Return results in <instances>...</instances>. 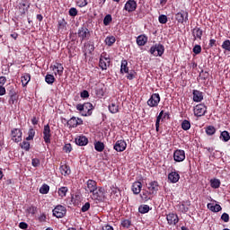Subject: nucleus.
<instances>
[{
    "instance_id": "nucleus-1",
    "label": "nucleus",
    "mask_w": 230,
    "mask_h": 230,
    "mask_svg": "<svg viewBox=\"0 0 230 230\" xmlns=\"http://www.w3.org/2000/svg\"><path fill=\"white\" fill-rule=\"evenodd\" d=\"M76 109L79 111L81 116H91L93 114V104L91 102L77 104Z\"/></svg>"
},
{
    "instance_id": "nucleus-2",
    "label": "nucleus",
    "mask_w": 230,
    "mask_h": 230,
    "mask_svg": "<svg viewBox=\"0 0 230 230\" xmlns=\"http://www.w3.org/2000/svg\"><path fill=\"white\" fill-rule=\"evenodd\" d=\"M149 52L154 57H163L164 54V46L163 44L156 43L150 48Z\"/></svg>"
},
{
    "instance_id": "nucleus-3",
    "label": "nucleus",
    "mask_w": 230,
    "mask_h": 230,
    "mask_svg": "<svg viewBox=\"0 0 230 230\" xmlns=\"http://www.w3.org/2000/svg\"><path fill=\"white\" fill-rule=\"evenodd\" d=\"M93 200H98V202H102L103 199H105V189L102 187H99L92 193Z\"/></svg>"
},
{
    "instance_id": "nucleus-4",
    "label": "nucleus",
    "mask_w": 230,
    "mask_h": 230,
    "mask_svg": "<svg viewBox=\"0 0 230 230\" xmlns=\"http://www.w3.org/2000/svg\"><path fill=\"white\" fill-rule=\"evenodd\" d=\"M52 211L53 216L56 217V218H64V217H66V213L67 212L66 207L62 205H58Z\"/></svg>"
},
{
    "instance_id": "nucleus-5",
    "label": "nucleus",
    "mask_w": 230,
    "mask_h": 230,
    "mask_svg": "<svg viewBox=\"0 0 230 230\" xmlns=\"http://www.w3.org/2000/svg\"><path fill=\"white\" fill-rule=\"evenodd\" d=\"M77 35L81 40H89L91 31L86 27H81L77 31Z\"/></svg>"
},
{
    "instance_id": "nucleus-6",
    "label": "nucleus",
    "mask_w": 230,
    "mask_h": 230,
    "mask_svg": "<svg viewBox=\"0 0 230 230\" xmlns=\"http://www.w3.org/2000/svg\"><path fill=\"white\" fill-rule=\"evenodd\" d=\"M11 137L14 143H21V141H22V130L20 128H13L11 130Z\"/></svg>"
},
{
    "instance_id": "nucleus-7",
    "label": "nucleus",
    "mask_w": 230,
    "mask_h": 230,
    "mask_svg": "<svg viewBox=\"0 0 230 230\" xmlns=\"http://www.w3.org/2000/svg\"><path fill=\"white\" fill-rule=\"evenodd\" d=\"M160 102L161 96L159 95V93H153L147 101V105L149 107H157Z\"/></svg>"
},
{
    "instance_id": "nucleus-8",
    "label": "nucleus",
    "mask_w": 230,
    "mask_h": 230,
    "mask_svg": "<svg viewBox=\"0 0 230 230\" xmlns=\"http://www.w3.org/2000/svg\"><path fill=\"white\" fill-rule=\"evenodd\" d=\"M208 112V108L206 105L200 103L194 107V115L198 118H200V116H204Z\"/></svg>"
},
{
    "instance_id": "nucleus-9",
    "label": "nucleus",
    "mask_w": 230,
    "mask_h": 230,
    "mask_svg": "<svg viewBox=\"0 0 230 230\" xmlns=\"http://www.w3.org/2000/svg\"><path fill=\"white\" fill-rule=\"evenodd\" d=\"M173 159L176 163H182L186 159V153L182 149H177L173 153Z\"/></svg>"
},
{
    "instance_id": "nucleus-10",
    "label": "nucleus",
    "mask_w": 230,
    "mask_h": 230,
    "mask_svg": "<svg viewBox=\"0 0 230 230\" xmlns=\"http://www.w3.org/2000/svg\"><path fill=\"white\" fill-rule=\"evenodd\" d=\"M175 19L181 24H184V22H188V13L185 10H181L177 13L175 15Z\"/></svg>"
},
{
    "instance_id": "nucleus-11",
    "label": "nucleus",
    "mask_w": 230,
    "mask_h": 230,
    "mask_svg": "<svg viewBox=\"0 0 230 230\" xmlns=\"http://www.w3.org/2000/svg\"><path fill=\"white\" fill-rule=\"evenodd\" d=\"M43 139L46 145H49V143H51V128H49V125L48 124L44 126Z\"/></svg>"
},
{
    "instance_id": "nucleus-12",
    "label": "nucleus",
    "mask_w": 230,
    "mask_h": 230,
    "mask_svg": "<svg viewBox=\"0 0 230 230\" xmlns=\"http://www.w3.org/2000/svg\"><path fill=\"white\" fill-rule=\"evenodd\" d=\"M137 8V3L136 2V0L127 1L124 6V10H126V12H128L129 13L132 12H136Z\"/></svg>"
},
{
    "instance_id": "nucleus-13",
    "label": "nucleus",
    "mask_w": 230,
    "mask_h": 230,
    "mask_svg": "<svg viewBox=\"0 0 230 230\" xmlns=\"http://www.w3.org/2000/svg\"><path fill=\"white\" fill-rule=\"evenodd\" d=\"M78 125H84V120H82V119H80V118L72 117V118L67 121V126H68L70 128H76V127H78Z\"/></svg>"
},
{
    "instance_id": "nucleus-14",
    "label": "nucleus",
    "mask_w": 230,
    "mask_h": 230,
    "mask_svg": "<svg viewBox=\"0 0 230 230\" xmlns=\"http://www.w3.org/2000/svg\"><path fill=\"white\" fill-rule=\"evenodd\" d=\"M113 150L116 152H125L127 150V142L125 140H118L113 146Z\"/></svg>"
},
{
    "instance_id": "nucleus-15",
    "label": "nucleus",
    "mask_w": 230,
    "mask_h": 230,
    "mask_svg": "<svg viewBox=\"0 0 230 230\" xmlns=\"http://www.w3.org/2000/svg\"><path fill=\"white\" fill-rule=\"evenodd\" d=\"M97 189H98V184L96 183V181H93V180L87 181L86 188H85V191H87V193H93V191H96Z\"/></svg>"
},
{
    "instance_id": "nucleus-16",
    "label": "nucleus",
    "mask_w": 230,
    "mask_h": 230,
    "mask_svg": "<svg viewBox=\"0 0 230 230\" xmlns=\"http://www.w3.org/2000/svg\"><path fill=\"white\" fill-rule=\"evenodd\" d=\"M111 66V58L101 56L99 61V67L102 69V71L107 70V67Z\"/></svg>"
},
{
    "instance_id": "nucleus-17",
    "label": "nucleus",
    "mask_w": 230,
    "mask_h": 230,
    "mask_svg": "<svg viewBox=\"0 0 230 230\" xmlns=\"http://www.w3.org/2000/svg\"><path fill=\"white\" fill-rule=\"evenodd\" d=\"M166 220L169 226H177V224H179V216L170 213L166 216Z\"/></svg>"
},
{
    "instance_id": "nucleus-18",
    "label": "nucleus",
    "mask_w": 230,
    "mask_h": 230,
    "mask_svg": "<svg viewBox=\"0 0 230 230\" xmlns=\"http://www.w3.org/2000/svg\"><path fill=\"white\" fill-rule=\"evenodd\" d=\"M181 179V175L178 172H172L168 174V181L172 182V184H175L179 182V180Z\"/></svg>"
},
{
    "instance_id": "nucleus-19",
    "label": "nucleus",
    "mask_w": 230,
    "mask_h": 230,
    "mask_svg": "<svg viewBox=\"0 0 230 230\" xmlns=\"http://www.w3.org/2000/svg\"><path fill=\"white\" fill-rule=\"evenodd\" d=\"M147 190L151 192L152 195L157 193L159 191V182L154 181L148 183Z\"/></svg>"
},
{
    "instance_id": "nucleus-20",
    "label": "nucleus",
    "mask_w": 230,
    "mask_h": 230,
    "mask_svg": "<svg viewBox=\"0 0 230 230\" xmlns=\"http://www.w3.org/2000/svg\"><path fill=\"white\" fill-rule=\"evenodd\" d=\"M141 188H143V183L141 181H135L132 184V191L135 195H139L141 193Z\"/></svg>"
},
{
    "instance_id": "nucleus-21",
    "label": "nucleus",
    "mask_w": 230,
    "mask_h": 230,
    "mask_svg": "<svg viewBox=\"0 0 230 230\" xmlns=\"http://www.w3.org/2000/svg\"><path fill=\"white\" fill-rule=\"evenodd\" d=\"M108 109L111 114H118L119 112V104L118 102H113L109 105Z\"/></svg>"
},
{
    "instance_id": "nucleus-22",
    "label": "nucleus",
    "mask_w": 230,
    "mask_h": 230,
    "mask_svg": "<svg viewBox=\"0 0 230 230\" xmlns=\"http://www.w3.org/2000/svg\"><path fill=\"white\" fill-rule=\"evenodd\" d=\"M75 143L79 146H85V145L89 143V139H87L85 136H79L75 138Z\"/></svg>"
},
{
    "instance_id": "nucleus-23",
    "label": "nucleus",
    "mask_w": 230,
    "mask_h": 230,
    "mask_svg": "<svg viewBox=\"0 0 230 230\" xmlns=\"http://www.w3.org/2000/svg\"><path fill=\"white\" fill-rule=\"evenodd\" d=\"M17 102H19V95L16 93L11 92L9 98V105H17Z\"/></svg>"
},
{
    "instance_id": "nucleus-24",
    "label": "nucleus",
    "mask_w": 230,
    "mask_h": 230,
    "mask_svg": "<svg viewBox=\"0 0 230 230\" xmlns=\"http://www.w3.org/2000/svg\"><path fill=\"white\" fill-rule=\"evenodd\" d=\"M204 100V95L202 94V92L194 90L193 91V102H202Z\"/></svg>"
},
{
    "instance_id": "nucleus-25",
    "label": "nucleus",
    "mask_w": 230,
    "mask_h": 230,
    "mask_svg": "<svg viewBox=\"0 0 230 230\" xmlns=\"http://www.w3.org/2000/svg\"><path fill=\"white\" fill-rule=\"evenodd\" d=\"M202 29L196 27L192 30V35L195 40L199 39V40H202Z\"/></svg>"
},
{
    "instance_id": "nucleus-26",
    "label": "nucleus",
    "mask_w": 230,
    "mask_h": 230,
    "mask_svg": "<svg viewBox=\"0 0 230 230\" xmlns=\"http://www.w3.org/2000/svg\"><path fill=\"white\" fill-rule=\"evenodd\" d=\"M148 42V37L145 34H141L137 38V46H145Z\"/></svg>"
},
{
    "instance_id": "nucleus-27",
    "label": "nucleus",
    "mask_w": 230,
    "mask_h": 230,
    "mask_svg": "<svg viewBox=\"0 0 230 230\" xmlns=\"http://www.w3.org/2000/svg\"><path fill=\"white\" fill-rule=\"evenodd\" d=\"M207 208L210 211H213V213H218V211H222V207L219 204L214 205L213 203H208Z\"/></svg>"
},
{
    "instance_id": "nucleus-28",
    "label": "nucleus",
    "mask_w": 230,
    "mask_h": 230,
    "mask_svg": "<svg viewBox=\"0 0 230 230\" xmlns=\"http://www.w3.org/2000/svg\"><path fill=\"white\" fill-rule=\"evenodd\" d=\"M58 31H66L67 30V22L64 19L59 20L58 22Z\"/></svg>"
},
{
    "instance_id": "nucleus-29",
    "label": "nucleus",
    "mask_w": 230,
    "mask_h": 230,
    "mask_svg": "<svg viewBox=\"0 0 230 230\" xmlns=\"http://www.w3.org/2000/svg\"><path fill=\"white\" fill-rule=\"evenodd\" d=\"M55 70H57L55 75H58L59 76H62V75L64 74V66L60 63H56L53 66V71H55Z\"/></svg>"
},
{
    "instance_id": "nucleus-30",
    "label": "nucleus",
    "mask_w": 230,
    "mask_h": 230,
    "mask_svg": "<svg viewBox=\"0 0 230 230\" xmlns=\"http://www.w3.org/2000/svg\"><path fill=\"white\" fill-rule=\"evenodd\" d=\"M120 73L123 75L124 73H128V61L127 59H123L120 65Z\"/></svg>"
},
{
    "instance_id": "nucleus-31",
    "label": "nucleus",
    "mask_w": 230,
    "mask_h": 230,
    "mask_svg": "<svg viewBox=\"0 0 230 230\" xmlns=\"http://www.w3.org/2000/svg\"><path fill=\"white\" fill-rule=\"evenodd\" d=\"M152 194L150 192V190H143L142 193L140 194V197L142 199V200H144V202H146L148 200H150Z\"/></svg>"
},
{
    "instance_id": "nucleus-32",
    "label": "nucleus",
    "mask_w": 230,
    "mask_h": 230,
    "mask_svg": "<svg viewBox=\"0 0 230 230\" xmlns=\"http://www.w3.org/2000/svg\"><path fill=\"white\" fill-rule=\"evenodd\" d=\"M30 80H31V75H30V74H24L22 76V85L26 87L28 84H30Z\"/></svg>"
},
{
    "instance_id": "nucleus-33",
    "label": "nucleus",
    "mask_w": 230,
    "mask_h": 230,
    "mask_svg": "<svg viewBox=\"0 0 230 230\" xmlns=\"http://www.w3.org/2000/svg\"><path fill=\"white\" fill-rule=\"evenodd\" d=\"M69 191V189L67 187H61L58 190V197L61 199H64L67 195V192Z\"/></svg>"
},
{
    "instance_id": "nucleus-34",
    "label": "nucleus",
    "mask_w": 230,
    "mask_h": 230,
    "mask_svg": "<svg viewBox=\"0 0 230 230\" xmlns=\"http://www.w3.org/2000/svg\"><path fill=\"white\" fill-rule=\"evenodd\" d=\"M94 149L97 152H103V150H105V144H103L101 141H98L94 144Z\"/></svg>"
},
{
    "instance_id": "nucleus-35",
    "label": "nucleus",
    "mask_w": 230,
    "mask_h": 230,
    "mask_svg": "<svg viewBox=\"0 0 230 230\" xmlns=\"http://www.w3.org/2000/svg\"><path fill=\"white\" fill-rule=\"evenodd\" d=\"M59 171L63 175H69L71 173V170H69V167L67 165H61L59 167Z\"/></svg>"
},
{
    "instance_id": "nucleus-36",
    "label": "nucleus",
    "mask_w": 230,
    "mask_h": 230,
    "mask_svg": "<svg viewBox=\"0 0 230 230\" xmlns=\"http://www.w3.org/2000/svg\"><path fill=\"white\" fill-rule=\"evenodd\" d=\"M45 82L49 84V85H53L55 84V75L49 74L45 76Z\"/></svg>"
},
{
    "instance_id": "nucleus-37",
    "label": "nucleus",
    "mask_w": 230,
    "mask_h": 230,
    "mask_svg": "<svg viewBox=\"0 0 230 230\" xmlns=\"http://www.w3.org/2000/svg\"><path fill=\"white\" fill-rule=\"evenodd\" d=\"M220 139H221L222 141H224L225 143H227V141H229V139H230L229 132H228V131H223V132H221Z\"/></svg>"
},
{
    "instance_id": "nucleus-38",
    "label": "nucleus",
    "mask_w": 230,
    "mask_h": 230,
    "mask_svg": "<svg viewBox=\"0 0 230 230\" xmlns=\"http://www.w3.org/2000/svg\"><path fill=\"white\" fill-rule=\"evenodd\" d=\"M40 193H41V195H48V193H49V185H48V184H43V185L40 188Z\"/></svg>"
},
{
    "instance_id": "nucleus-39",
    "label": "nucleus",
    "mask_w": 230,
    "mask_h": 230,
    "mask_svg": "<svg viewBox=\"0 0 230 230\" xmlns=\"http://www.w3.org/2000/svg\"><path fill=\"white\" fill-rule=\"evenodd\" d=\"M210 186H211V188H214V190L220 188V180H218V179L210 180Z\"/></svg>"
},
{
    "instance_id": "nucleus-40",
    "label": "nucleus",
    "mask_w": 230,
    "mask_h": 230,
    "mask_svg": "<svg viewBox=\"0 0 230 230\" xmlns=\"http://www.w3.org/2000/svg\"><path fill=\"white\" fill-rule=\"evenodd\" d=\"M33 137H35V129H33V128H30L26 141H33Z\"/></svg>"
},
{
    "instance_id": "nucleus-41",
    "label": "nucleus",
    "mask_w": 230,
    "mask_h": 230,
    "mask_svg": "<svg viewBox=\"0 0 230 230\" xmlns=\"http://www.w3.org/2000/svg\"><path fill=\"white\" fill-rule=\"evenodd\" d=\"M138 211L139 213H141L142 215H145V213H148V211H150V206L148 205H141L138 208Z\"/></svg>"
},
{
    "instance_id": "nucleus-42",
    "label": "nucleus",
    "mask_w": 230,
    "mask_h": 230,
    "mask_svg": "<svg viewBox=\"0 0 230 230\" xmlns=\"http://www.w3.org/2000/svg\"><path fill=\"white\" fill-rule=\"evenodd\" d=\"M181 128L182 130H190V128H191V123L189 120L184 119L181 122Z\"/></svg>"
},
{
    "instance_id": "nucleus-43",
    "label": "nucleus",
    "mask_w": 230,
    "mask_h": 230,
    "mask_svg": "<svg viewBox=\"0 0 230 230\" xmlns=\"http://www.w3.org/2000/svg\"><path fill=\"white\" fill-rule=\"evenodd\" d=\"M116 42V38L114 36H109L105 39V43L107 46H112Z\"/></svg>"
},
{
    "instance_id": "nucleus-44",
    "label": "nucleus",
    "mask_w": 230,
    "mask_h": 230,
    "mask_svg": "<svg viewBox=\"0 0 230 230\" xmlns=\"http://www.w3.org/2000/svg\"><path fill=\"white\" fill-rule=\"evenodd\" d=\"M90 0H77L76 4L79 6V8H84V6H87L89 4Z\"/></svg>"
},
{
    "instance_id": "nucleus-45",
    "label": "nucleus",
    "mask_w": 230,
    "mask_h": 230,
    "mask_svg": "<svg viewBox=\"0 0 230 230\" xmlns=\"http://www.w3.org/2000/svg\"><path fill=\"white\" fill-rule=\"evenodd\" d=\"M112 22V15L107 14L103 19L104 26H109Z\"/></svg>"
},
{
    "instance_id": "nucleus-46",
    "label": "nucleus",
    "mask_w": 230,
    "mask_h": 230,
    "mask_svg": "<svg viewBox=\"0 0 230 230\" xmlns=\"http://www.w3.org/2000/svg\"><path fill=\"white\" fill-rule=\"evenodd\" d=\"M216 132H217V129L213 126H208L206 128V134H208V136H213V134H215Z\"/></svg>"
},
{
    "instance_id": "nucleus-47",
    "label": "nucleus",
    "mask_w": 230,
    "mask_h": 230,
    "mask_svg": "<svg viewBox=\"0 0 230 230\" xmlns=\"http://www.w3.org/2000/svg\"><path fill=\"white\" fill-rule=\"evenodd\" d=\"M160 24H166L168 22V16L162 14L158 17Z\"/></svg>"
},
{
    "instance_id": "nucleus-48",
    "label": "nucleus",
    "mask_w": 230,
    "mask_h": 230,
    "mask_svg": "<svg viewBox=\"0 0 230 230\" xmlns=\"http://www.w3.org/2000/svg\"><path fill=\"white\" fill-rule=\"evenodd\" d=\"M21 148H22V150H25L26 152L30 151V142L28 141H23L21 144Z\"/></svg>"
},
{
    "instance_id": "nucleus-49",
    "label": "nucleus",
    "mask_w": 230,
    "mask_h": 230,
    "mask_svg": "<svg viewBox=\"0 0 230 230\" xmlns=\"http://www.w3.org/2000/svg\"><path fill=\"white\" fill-rule=\"evenodd\" d=\"M68 13L70 17H76L78 15V10H76L75 7H72L69 9Z\"/></svg>"
},
{
    "instance_id": "nucleus-50",
    "label": "nucleus",
    "mask_w": 230,
    "mask_h": 230,
    "mask_svg": "<svg viewBox=\"0 0 230 230\" xmlns=\"http://www.w3.org/2000/svg\"><path fill=\"white\" fill-rule=\"evenodd\" d=\"M223 49H226V51H230V40H226L222 44Z\"/></svg>"
},
{
    "instance_id": "nucleus-51",
    "label": "nucleus",
    "mask_w": 230,
    "mask_h": 230,
    "mask_svg": "<svg viewBox=\"0 0 230 230\" xmlns=\"http://www.w3.org/2000/svg\"><path fill=\"white\" fill-rule=\"evenodd\" d=\"M201 52L202 47H200V45H195L193 48V53H195V55H200Z\"/></svg>"
},
{
    "instance_id": "nucleus-52",
    "label": "nucleus",
    "mask_w": 230,
    "mask_h": 230,
    "mask_svg": "<svg viewBox=\"0 0 230 230\" xmlns=\"http://www.w3.org/2000/svg\"><path fill=\"white\" fill-rule=\"evenodd\" d=\"M64 152H66V154H69L71 153V150H73V147L71 146V144H66L63 147Z\"/></svg>"
},
{
    "instance_id": "nucleus-53",
    "label": "nucleus",
    "mask_w": 230,
    "mask_h": 230,
    "mask_svg": "<svg viewBox=\"0 0 230 230\" xmlns=\"http://www.w3.org/2000/svg\"><path fill=\"white\" fill-rule=\"evenodd\" d=\"M90 208H91V203L86 202V203L82 207L81 211H82L83 213H85L86 211H89Z\"/></svg>"
},
{
    "instance_id": "nucleus-54",
    "label": "nucleus",
    "mask_w": 230,
    "mask_h": 230,
    "mask_svg": "<svg viewBox=\"0 0 230 230\" xmlns=\"http://www.w3.org/2000/svg\"><path fill=\"white\" fill-rule=\"evenodd\" d=\"M25 6H26V4H22L20 7V10H22L21 13L22 14L26 13V12H28V8H30V5H28L26 8Z\"/></svg>"
},
{
    "instance_id": "nucleus-55",
    "label": "nucleus",
    "mask_w": 230,
    "mask_h": 230,
    "mask_svg": "<svg viewBox=\"0 0 230 230\" xmlns=\"http://www.w3.org/2000/svg\"><path fill=\"white\" fill-rule=\"evenodd\" d=\"M31 163H32V166H34V168H37V166L40 165V160H39L38 158L32 159Z\"/></svg>"
},
{
    "instance_id": "nucleus-56",
    "label": "nucleus",
    "mask_w": 230,
    "mask_h": 230,
    "mask_svg": "<svg viewBox=\"0 0 230 230\" xmlns=\"http://www.w3.org/2000/svg\"><path fill=\"white\" fill-rule=\"evenodd\" d=\"M221 220H223V222H229V214L223 213L221 216Z\"/></svg>"
},
{
    "instance_id": "nucleus-57",
    "label": "nucleus",
    "mask_w": 230,
    "mask_h": 230,
    "mask_svg": "<svg viewBox=\"0 0 230 230\" xmlns=\"http://www.w3.org/2000/svg\"><path fill=\"white\" fill-rule=\"evenodd\" d=\"M121 226L122 227H127V228L130 227V220L126 219L122 221Z\"/></svg>"
},
{
    "instance_id": "nucleus-58",
    "label": "nucleus",
    "mask_w": 230,
    "mask_h": 230,
    "mask_svg": "<svg viewBox=\"0 0 230 230\" xmlns=\"http://www.w3.org/2000/svg\"><path fill=\"white\" fill-rule=\"evenodd\" d=\"M81 98H89V92L86 91V90H84V91L81 93Z\"/></svg>"
},
{
    "instance_id": "nucleus-59",
    "label": "nucleus",
    "mask_w": 230,
    "mask_h": 230,
    "mask_svg": "<svg viewBox=\"0 0 230 230\" xmlns=\"http://www.w3.org/2000/svg\"><path fill=\"white\" fill-rule=\"evenodd\" d=\"M19 227H20V229H28V224H26L24 222H21L19 224Z\"/></svg>"
},
{
    "instance_id": "nucleus-60",
    "label": "nucleus",
    "mask_w": 230,
    "mask_h": 230,
    "mask_svg": "<svg viewBox=\"0 0 230 230\" xmlns=\"http://www.w3.org/2000/svg\"><path fill=\"white\" fill-rule=\"evenodd\" d=\"M6 94V89L4 86H0V96Z\"/></svg>"
},
{
    "instance_id": "nucleus-61",
    "label": "nucleus",
    "mask_w": 230,
    "mask_h": 230,
    "mask_svg": "<svg viewBox=\"0 0 230 230\" xmlns=\"http://www.w3.org/2000/svg\"><path fill=\"white\" fill-rule=\"evenodd\" d=\"M4 84H6V77L1 76L0 77V86L4 85Z\"/></svg>"
},
{
    "instance_id": "nucleus-62",
    "label": "nucleus",
    "mask_w": 230,
    "mask_h": 230,
    "mask_svg": "<svg viewBox=\"0 0 230 230\" xmlns=\"http://www.w3.org/2000/svg\"><path fill=\"white\" fill-rule=\"evenodd\" d=\"M127 78L128 80H134L135 78L134 72L128 73Z\"/></svg>"
},
{
    "instance_id": "nucleus-63",
    "label": "nucleus",
    "mask_w": 230,
    "mask_h": 230,
    "mask_svg": "<svg viewBox=\"0 0 230 230\" xmlns=\"http://www.w3.org/2000/svg\"><path fill=\"white\" fill-rule=\"evenodd\" d=\"M209 46H210V48H213V46H217V40L211 39L209 40Z\"/></svg>"
},
{
    "instance_id": "nucleus-64",
    "label": "nucleus",
    "mask_w": 230,
    "mask_h": 230,
    "mask_svg": "<svg viewBox=\"0 0 230 230\" xmlns=\"http://www.w3.org/2000/svg\"><path fill=\"white\" fill-rule=\"evenodd\" d=\"M31 123L32 125H37L39 123V119H37L36 117H33L31 119Z\"/></svg>"
}]
</instances>
